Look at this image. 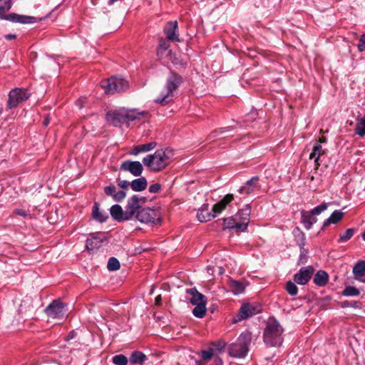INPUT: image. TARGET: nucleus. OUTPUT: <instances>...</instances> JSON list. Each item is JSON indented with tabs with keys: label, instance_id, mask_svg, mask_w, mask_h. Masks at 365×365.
I'll return each instance as SVG.
<instances>
[{
	"label": "nucleus",
	"instance_id": "obj_1",
	"mask_svg": "<svg viewBox=\"0 0 365 365\" xmlns=\"http://www.w3.org/2000/svg\"><path fill=\"white\" fill-rule=\"evenodd\" d=\"M149 117L150 113L148 111H139L138 109H127L125 108L108 111L106 115V120L115 127L123 123L128 124L129 122L140 118H148Z\"/></svg>",
	"mask_w": 365,
	"mask_h": 365
},
{
	"label": "nucleus",
	"instance_id": "obj_2",
	"mask_svg": "<svg viewBox=\"0 0 365 365\" xmlns=\"http://www.w3.org/2000/svg\"><path fill=\"white\" fill-rule=\"evenodd\" d=\"M183 82L184 78L182 76L175 71H171L167 78L165 89L161 91L155 102L161 106H165L170 103L173 99L175 92Z\"/></svg>",
	"mask_w": 365,
	"mask_h": 365
},
{
	"label": "nucleus",
	"instance_id": "obj_3",
	"mask_svg": "<svg viewBox=\"0 0 365 365\" xmlns=\"http://www.w3.org/2000/svg\"><path fill=\"white\" fill-rule=\"evenodd\" d=\"M283 331L284 329L279 322L273 317H269L264 331V342L270 347L281 346L283 341Z\"/></svg>",
	"mask_w": 365,
	"mask_h": 365
},
{
	"label": "nucleus",
	"instance_id": "obj_4",
	"mask_svg": "<svg viewBox=\"0 0 365 365\" xmlns=\"http://www.w3.org/2000/svg\"><path fill=\"white\" fill-rule=\"evenodd\" d=\"M169 153H170V150L168 149L157 150L153 154L148 155L143 158V163L150 171H161L169 164Z\"/></svg>",
	"mask_w": 365,
	"mask_h": 365
},
{
	"label": "nucleus",
	"instance_id": "obj_5",
	"mask_svg": "<svg viewBox=\"0 0 365 365\" xmlns=\"http://www.w3.org/2000/svg\"><path fill=\"white\" fill-rule=\"evenodd\" d=\"M251 341V333L249 331L242 332L237 338V341L229 346V355L235 358H244L249 351Z\"/></svg>",
	"mask_w": 365,
	"mask_h": 365
},
{
	"label": "nucleus",
	"instance_id": "obj_6",
	"mask_svg": "<svg viewBox=\"0 0 365 365\" xmlns=\"http://www.w3.org/2000/svg\"><path fill=\"white\" fill-rule=\"evenodd\" d=\"M11 7V0H0V18L12 22L21 24H34L37 18L31 16L20 15L15 13L4 15Z\"/></svg>",
	"mask_w": 365,
	"mask_h": 365
},
{
	"label": "nucleus",
	"instance_id": "obj_7",
	"mask_svg": "<svg viewBox=\"0 0 365 365\" xmlns=\"http://www.w3.org/2000/svg\"><path fill=\"white\" fill-rule=\"evenodd\" d=\"M101 86L107 94H114L125 91L129 87L128 82L121 78L112 76L101 82Z\"/></svg>",
	"mask_w": 365,
	"mask_h": 365
},
{
	"label": "nucleus",
	"instance_id": "obj_8",
	"mask_svg": "<svg viewBox=\"0 0 365 365\" xmlns=\"http://www.w3.org/2000/svg\"><path fill=\"white\" fill-rule=\"evenodd\" d=\"M31 96V93L24 88H16L9 93L7 107L9 109L14 108L21 102L26 101Z\"/></svg>",
	"mask_w": 365,
	"mask_h": 365
},
{
	"label": "nucleus",
	"instance_id": "obj_9",
	"mask_svg": "<svg viewBox=\"0 0 365 365\" xmlns=\"http://www.w3.org/2000/svg\"><path fill=\"white\" fill-rule=\"evenodd\" d=\"M147 201L145 197H140L138 195H134L130 197L125 206V218H133L136 215L137 212L142 208V205Z\"/></svg>",
	"mask_w": 365,
	"mask_h": 365
},
{
	"label": "nucleus",
	"instance_id": "obj_10",
	"mask_svg": "<svg viewBox=\"0 0 365 365\" xmlns=\"http://www.w3.org/2000/svg\"><path fill=\"white\" fill-rule=\"evenodd\" d=\"M47 316L52 319H62L66 316L65 304L59 299L53 300L45 309Z\"/></svg>",
	"mask_w": 365,
	"mask_h": 365
},
{
	"label": "nucleus",
	"instance_id": "obj_11",
	"mask_svg": "<svg viewBox=\"0 0 365 365\" xmlns=\"http://www.w3.org/2000/svg\"><path fill=\"white\" fill-rule=\"evenodd\" d=\"M260 307L259 305L253 304H243L237 315L235 317H233L232 322L237 323L241 320L247 319L260 312Z\"/></svg>",
	"mask_w": 365,
	"mask_h": 365
},
{
	"label": "nucleus",
	"instance_id": "obj_12",
	"mask_svg": "<svg viewBox=\"0 0 365 365\" xmlns=\"http://www.w3.org/2000/svg\"><path fill=\"white\" fill-rule=\"evenodd\" d=\"M314 272L312 266L302 267L293 277L294 282L300 285L307 284L312 278Z\"/></svg>",
	"mask_w": 365,
	"mask_h": 365
},
{
	"label": "nucleus",
	"instance_id": "obj_13",
	"mask_svg": "<svg viewBox=\"0 0 365 365\" xmlns=\"http://www.w3.org/2000/svg\"><path fill=\"white\" fill-rule=\"evenodd\" d=\"M138 220L141 222H151L156 223L160 221V218L158 217L157 213L154 210L150 208H141L135 215Z\"/></svg>",
	"mask_w": 365,
	"mask_h": 365
},
{
	"label": "nucleus",
	"instance_id": "obj_14",
	"mask_svg": "<svg viewBox=\"0 0 365 365\" xmlns=\"http://www.w3.org/2000/svg\"><path fill=\"white\" fill-rule=\"evenodd\" d=\"M250 213L251 207L247 205L235 215L238 222H240L238 225V231L240 232H245L247 229Z\"/></svg>",
	"mask_w": 365,
	"mask_h": 365
},
{
	"label": "nucleus",
	"instance_id": "obj_15",
	"mask_svg": "<svg viewBox=\"0 0 365 365\" xmlns=\"http://www.w3.org/2000/svg\"><path fill=\"white\" fill-rule=\"evenodd\" d=\"M120 170L128 171L133 175L139 177L143 171V167L139 161L125 160L121 163Z\"/></svg>",
	"mask_w": 365,
	"mask_h": 365
},
{
	"label": "nucleus",
	"instance_id": "obj_16",
	"mask_svg": "<svg viewBox=\"0 0 365 365\" xmlns=\"http://www.w3.org/2000/svg\"><path fill=\"white\" fill-rule=\"evenodd\" d=\"M163 32L168 40L173 42H180L178 26L176 21H168L163 29Z\"/></svg>",
	"mask_w": 365,
	"mask_h": 365
},
{
	"label": "nucleus",
	"instance_id": "obj_17",
	"mask_svg": "<svg viewBox=\"0 0 365 365\" xmlns=\"http://www.w3.org/2000/svg\"><path fill=\"white\" fill-rule=\"evenodd\" d=\"M104 192L106 195L112 197L115 202H121L126 197V192L124 190L117 192L116 187L112 184L104 187Z\"/></svg>",
	"mask_w": 365,
	"mask_h": 365
},
{
	"label": "nucleus",
	"instance_id": "obj_18",
	"mask_svg": "<svg viewBox=\"0 0 365 365\" xmlns=\"http://www.w3.org/2000/svg\"><path fill=\"white\" fill-rule=\"evenodd\" d=\"M215 217V214H213L212 210L210 211L207 203L203 204L197 213V218L201 222H208Z\"/></svg>",
	"mask_w": 365,
	"mask_h": 365
},
{
	"label": "nucleus",
	"instance_id": "obj_19",
	"mask_svg": "<svg viewBox=\"0 0 365 365\" xmlns=\"http://www.w3.org/2000/svg\"><path fill=\"white\" fill-rule=\"evenodd\" d=\"M186 293L191 296L190 302L193 305L201 304L207 302L206 297L200 293L195 287L187 289Z\"/></svg>",
	"mask_w": 365,
	"mask_h": 365
},
{
	"label": "nucleus",
	"instance_id": "obj_20",
	"mask_svg": "<svg viewBox=\"0 0 365 365\" xmlns=\"http://www.w3.org/2000/svg\"><path fill=\"white\" fill-rule=\"evenodd\" d=\"M259 182V177L254 176L249 180H247L245 184L241 187L237 191L240 194H242L245 195H248L254 192L255 187H257Z\"/></svg>",
	"mask_w": 365,
	"mask_h": 365
},
{
	"label": "nucleus",
	"instance_id": "obj_21",
	"mask_svg": "<svg viewBox=\"0 0 365 365\" xmlns=\"http://www.w3.org/2000/svg\"><path fill=\"white\" fill-rule=\"evenodd\" d=\"M233 200V194H227L220 202L215 204L212 207V212L213 214H215V217L221 213Z\"/></svg>",
	"mask_w": 365,
	"mask_h": 365
},
{
	"label": "nucleus",
	"instance_id": "obj_22",
	"mask_svg": "<svg viewBox=\"0 0 365 365\" xmlns=\"http://www.w3.org/2000/svg\"><path fill=\"white\" fill-rule=\"evenodd\" d=\"M302 223L304 225L307 230H310L312 225L317 222V217L313 215L309 211H301Z\"/></svg>",
	"mask_w": 365,
	"mask_h": 365
},
{
	"label": "nucleus",
	"instance_id": "obj_23",
	"mask_svg": "<svg viewBox=\"0 0 365 365\" xmlns=\"http://www.w3.org/2000/svg\"><path fill=\"white\" fill-rule=\"evenodd\" d=\"M110 212L112 217L119 222L130 220V218H125V210L123 211L122 207L119 205H114L111 206Z\"/></svg>",
	"mask_w": 365,
	"mask_h": 365
},
{
	"label": "nucleus",
	"instance_id": "obj_24",
	"mask_svg": "<svg viewBox=\"0 0 365 365\" xmlns=\"http://www.w3.org/2000/svg\"><path fill=\"white\" fill-rule=\"evenodd\" d=\"M99 204L98 202H94L92 207V217L99 222H104L108 219V215L104 212L100 210Z\"/></svg>",
	"mask_w": 365,
	"mask_h": 365
},
{
	"label": "nucleus",
	"instance_id": "obj_25",
	"mask_svg": "<svg viewBox=\"0 0 365 365\" xmlns=\"http://www.w3.org/2000/svg\"><path fill=\"white\" fill-rule=\"evenodd\" d=\"M103 241V239L97 236H91L86 240V249L88 251L94 252L101 247Z\"/></svg>",
	"mask_w": 365,
	"mask_h": 365
},
{
	"label": "nucleus",
	"instance_id": "obj_26",
	"mask_svg": "<svg viewBox=\"0 0 365 365\" xmlns=\"http://www.w3.org/2000/svg\"><path fill=\"white\" fill-rule=\"evenodd\" d=\"M329 281V274L324 270H319L313 278L314 283L318 287L325 286Z\"/></svg>",
	"mask_w": 365,
	"mask_h": 365
},
{
	"label": "nucleus",
	"instance_id": "obj_27",
	"mask_svg": "<svg viewBox=\"0 0 365 365\" xmlns=\"http://www.w3.org/2000/svg\"><path fill=\"white\" fill-rule=\"evenodd\" d=\"M148 186V181L145 177H140L131 181V189L135 192L145 190Z\"/></svg>",
	"mask_w": 365,
	"mask_h": 365
},
{
	"label": "nucleus",
	"instance_id": "obj_28",
	"mask_svg": "<svg viewBox=\"0 0 365 365\" xmlns=\"http://www.w3.org/2000/svg\"><path fill=\"white\" fill-rule=\"evenodd\" d=\"M324 153V151L322 149V145L319 143H316L314 145V148L312 149V152L309 155V159L314 160L315 163L316 169L318 168V167L320 165L319 163V157Z\"/></svg>",
	"mask_w": 365,
	"mask_h": 365
},
{
	"label": "nucleus",
	"instance_id": "obj_29",
	"mask_svg": "<svg viewBox=\"0 0 365 365\" xmlns=\"http://www.w3.org/2000/svg\"><path fill=\"white\" fill-rule=\"evenodd\" d=\"M344 215V212L340 210H334L329 216V217L324 220L323 223V227H326L331 224L337 223L342 219Z\"/></svg>",
	"mask_w": 365,
	"mask_h": 365
},
{
	"label": "nucleus",
	"instance_id": "obj_30",
	"mask_svg": "<svg viewBox=\"0 0 365 365\" xmlns=\"http://www.w3.org/2000/svg\"><path fill=\"white\" fill-rule=\"evenodd\" d=\"M365 272V260L358 262L353 267V274L355 279H360L361 282H365V279H361V277Z\"/></svg>",
	"mask_w": 365,
	"mask_h": 365
},
{
	"label": "nucleus",
	"instance_id": "obj_31",
	"mask_svg": "<svg viewBox=\"0 0 365 365\" xmlns=\"http://www.w3.org/2000/svg\"><path fill=\"white\" fill-rule=\"evenodd\" d=\"M240 225V222L237 220L235 216H232L230 217L225 218L223 220L222 228L225 229H233L237 232L238 231V225Z\"/></svg>",
	"mask_w": 365,
	"mask_h": 365
},
{
	"label": "nucleus",
	"instance_id": "obj_32",
	"mask_svg": "<svg viewBox=\"0 0 365 365\" xmlns=\"http://www.w3.org/2000/svg\"><path fill=\"white\" fill-rule=\"evenodd\" d=\"M229 286H230L232 292L235 294H238L242 293L245 288V284L242 282L236 281V280H233V279L230 280Z\"/></svg>",
	"mask_w": 365,
	"mask_h": 365
},
{
	"label": "nucleus",
	"instance_id": "obj_33",
	"mask_svg": "<svg viewBox=\"0 0 365 365\" xmlns=\"http://www.w3.org/2000/svg\"><path fill=\"white\" fill-rule=\"evenodd\" d=\"M146 359L147 356L141 351H134L130 356V361L131 363L140 365H142Z\"/></svg>",
	"mask_w": 365,
	"mask_h": 365
},
{
	"label": "nucleus",
	"instance_id": "obj_34",
	"mask_svg": "<svg viewBox=\"0 0 365 365\" xmlns=\"http://www.w3.org/2000/svg\"><path fill=\"white\" fill-rule=\"evenodd\" d=\"M231 127L221 128L212 131L209 135L208 139L210 140H215L218 138H224V136H221L223 133L230 130Z\"/></svg>",
	"mask_w": 365,
	"mask_h": 365
},
{
	"label": "nucleus",
	"instance_id": "obj_35",
	"mask_svg": "<svg viewBox=\"0 0 365 365\" xmlns=\"http://www.w3.org/2000/svg\"><path fill=\"white\" fill-rule=\"evenodd\" d=\"M206 303L195 305L192 310V314L195 317L203 318L206 314Z\"/></svg>",
	"mask_w": 365,
	"mask_h": 365
},
{
	"label": "nucleus",
	"instance_id": "obj_36",
	"mask_svg": "<svg viewBox=\"0 0 365 365\" xmlns=\"http://www.w3.org/2000/svg\"><path fill=\"white\" fill-rule=\"evenodd\" d=\"M170 40H168V38H161L159 41V45L158 48V55L163 56V53L166 51L170 48Z\"/></svg>",
	"mask_w": 365,
	"mask_h": 365
},
{
	"label": "nucleus",
	"instance_id": "obj_37",
	"mask_svg": "<svg viewBox=\"0 0 365 365\" xmlns=\"http://www.w3.org/2000/svg\"><path fill=\"white\" fill-rule=\"evenodd\" d=\"M355 133L361 137L365 135V116L357 120Z\"/></svg>",
	"mask_w": 365,
	"mask_h": 365
},
{
	"label": "nucleus",
	"instance_id": "obj_38",
	"mask_svg": "<svg viewBox=\"0 0 365 365\" xmlns=\"http://www.w3.org/2000/svg\"><path fill=\"white\" fill-rule=\"evenodd\" d=\"M297 283L292 281H288L285 285V290L291 296H296L298 294V287Z\"/></svg>",
	"mask_w": 365,
	"mask_h": 365
},
{
	"label": "nucleus",
	"instance_id": "obj_39",
	"mask_svg": "<svg viewBox=\"0 0 365 365\" xmlns=\"http://www.w3.org/2000/svg\"><path fill=\"white\" fill-rule=\"evenodd\" d=\"M360 294L359 290L355 287L347 286L342 292V295L346 297H355Z\"/></svg>",
	"mask_w": 365,
	"mask_h": 365
},
{
	"label": "nucleus",
	"instance_id": "obj_40",
	"mask_svg": "<svg viewBox=\"0 0 365 365\" xmlns=\"http://www.w3.org/2000/svg\"><path fill=\"white\" fill-rule=\"evenodd\" d=\"M120 267V262L115 257H110L108 259L107 268L110 271L118 270Z\"/></svg>",
	"mask_w": 365,
	"mask_h": 365
},
{
	"label": "nucleus",
	"instance_id": "obj_41",
	"mask_svg": "<svg viewBox=\"0 0 365 365\" xmlns=\"http://www.w3.org/2000/svg\"><path fill=\"white\" fill-rule=\"evenodd\" d=\"M112 361L115 365H127L128 358L123 354H118L113 357Z\"/></svg>",
	"mask_w": 365,
	"mask_h": 365
},
{
	"label": "nucleus",
	"instance_id": "obj_42",
	"mask_svg": "<svg viewBox=\"0 0 365 365\" xmlns=\"http://www.w3.org/2000/svg\"><path fill=\"white\" fill-rule=\"evenodd\" d=\"M354 232H355V230L354 228L347 229L344 234L340 235L339 242L348 241L349 240H350L352 237Z\"/></svg>",
	"mask_w": 365,
	"mask_h": 365
},
{
	"label": "nucleus",
	"instance_id": "obj_43",
	"mask_svg": "<svg viewBox=\"0 0 365 365\" xmlns=\"http://www.w3.org/2000/svg\"><path fill=\"white\" fill-rule=\"evenodd\" d=\"M327 207H328L327 203L323 202L321 205H319L315 207L314 208H313L309 212L313 215L315 216V215L321 214L323 211L326 210L327 209Z\"/></svg>",
	"mask_w": 365,
	"mask_h": 365
},
{
	"label": "nucleus",
	"instance_id": "obj_44",
	"mask_svg": "<svg viewBox=\"0 0 365 365\" xmlns=\"http://www.w3.org/2000/svg\"><path fill=\"white\" fill-rule=\"evenodd\" d=\"M139 145L141 153H145L154 149L156 147L157 143L155 142H150L148 143L141 144Z\"/></svg>",
	"mask_w": 365,
	"mask_h": 365
},
{
	"label": "nucleus",
	"instance_id": "obj_45",
	"mask_svg": "<svg viewBox=\"0 0 365 365\" xmlns=\"http://www.w3.org/2000/svg\"><path fill=\"white\" fill-rule=\"evenodd\" d=\"M200 354L202 359L210 360L213 356V349L210 348L207 350H202Z\"/></svg>",
	"mask_w": 365,
	"mask_h": 365
},
{
	"label": "nucleus",
	"instance_id": "obj_46",
	"mask_svg": "<svg viewBox=\"0 0 365 365\" xmlns=\"http://www.w3.org/2000/svg\"><path fill=\"white\" fill-rule=\"evenodd\" d=\"M118 185L123 190H126L130 186L131 187V182L125 180L117 179Z\"/></svg>",
	"mask_w": 365,
	"mask_h": 365
},
{
	"label": "nucleus",
	"instance_id": "obj_47",
	"mask_svg": "<svg viewBox=\"0 0 365 365\" xmlns=\"http://www.w3.org/2000/svg\"><path fill=\"white\" fill-rule=\"evenodd\" d=\"M358 49L360 52L365 51V34L361 35L359 38Z\"/></svg>",
	"mask_w": 365,
	"mask_h": 365
},
{
	"label": "nucleus",
	"instance_id": "obj_48",
	"mask_svg": "<svg viewBox=\"0 0 365 365\" xmlns=\"http://www.w3.org/2000/svg\"><path fill=\"white\" fill-rule=\"evenodd\" d=\"M161 190V185L159 183L152 184L149 187V192L153 193H158Z\"/></svg>",
	"mask_w": 365,
	"mask_h": 365
},
{
	"label": "nucleus",
	"instance_id": "obj_49",
	"mask_svg": "<svg viewBox=\"0 0 365 365\" xmlns=\"http://www.w3.org/2000/svg\"><path fill=\"white\" fill-rule=\"evenodd\" d=\"M212 345L216 347V349L218 351H222L226 346V342L224 341H220L217 342L212 343Z\"/></svg>",
	"mask_w": 365,
	"mask_h": 365
},
{
	"label": "nucleus",
	"instance_id": "obj_50",
	"mask_svg": "<svg viewBox=\"0 0 365 365\" xmlns=\"http://www.w3.org/2000/svg\"><path fill=\"white\" fill-rule=\"evenodd\" d=\"M140 153H141V151H140V145H138L135 146L132 149V150L130 152V154L133 155H137Z\"/></svg>",
	"mask_w": 365,
	"mask_h": 365
},
{
	"label": "nucleus",
	"instance_id": "obj_51",
	"mask_svg": "<svg viewBox=\"0 0 365 365\" xmlns=\"http://www.w3.org/2000/svg\"><path fill=\"white\" fill-rule=\"evenodd\" d=\"M16 213L22 217L27 216V212L25 210H21V209L16 210Z\"/></svg>",
	"mask_w": 365,
	"mask_h": 365
},
{
	"label": "nucleus",
	"instance_id": "obj_52",
	"mask_svg": "<svg viewBox=\"0 0 365 365\" xmlns=\"http://www.w3.org/2000/svg\"><path fill=\"white\" fill-rule=\"evenodd\" d=\"M50 123V117L48 115H46L43 121V125L47 126Z\"/></svg>",
	"mask_w": 365,
	"mask_h": 365
},
{
	"label": "nucleus",
	"instance_id": "obj_53",
	"mask_svg": "<svg viewBox=\"0 0 365 365\" xmlns=\"http://www.w3.org/2000/svg\"><path fill=\"white\" fill-rule=\"evenodd\" d=\"M162 297L161 295H158L155 299V304L157 306L161 305Z\"/></svg>",
	"mask_w": 365,
	"mask_h": 365
},
{
	"label": "nucleus",
	"instance_id": "obj_54",
	"mask_svg": "<svg viewBox=\"0 0 365 365\" xmlns=\"http://www.w3.org/2000/svg\"><path fill=\"white\" fill-rule=\"evenodd\" d=\"M16 36L15 34H6L5 35V38L7 39V40H12V39H14L16 38Z\"/></svg>",
	"mask_w": 365,
	"mask_h": 365
},
{
	"label": "nucleus",
	"instance_id": "obj_55",
	"mask_svg": "<svg viewBox=\"0 0 365 365\" xmlns=\"http://www.w3.org/2000/svg\"><path fill=\"white\" fill-rule=\"evenodd\" d=\"M215 365H223V361L220 358H217L215 360Z\"/></svg>",
	"mask_w": 365,
	"mask_h": 365
},
{
	"label": "nucleus",
	"instance_id": "obj_56",
	"mask_svg": "<svg viewBox=\"0 0 365 365\" xmlns=\"http://www.w3.org/2000/svg\"><path fill=\"white\" fill-rule=\"evenodd\" d=\"M76 104L80 108H83V101L81 99H79L76 101Z\"/></svg>",
	"mask_w": 365,
	"mask_h": 365
},
{
	"label": "nucleus",
	"instance_id": "obj_57",
	"mask_svg": "<svg viewBox=\"0 0 365 365\" xmlns=\"http://www.w3.org/2000/svg\"><path fill=\"white\" fill-rule=\"evenodd\" d=\"M351 305V304L348 301H344L342 302V307H347Z\"/></svg>",
	"mask_w": 365,
	"mask_h": 365
},
{
	"label": "nucleus",
	"instance_id": "obj_58",
	"mask_svg": "<svg viewBox=\"0 0 365 365\" xmlns=\"http://www.w3.org/2000/svg\"><path fill=\"white\" fill-rule=\"evenodd\" d=\"M325 141L326 138L324 137H322L319 138V141L317 143H319L321 145V143H325Z\"/></svg>",
	"mask_w": 365,
	"mask_h": 365
},
{
	"label": "nucleus",
	"instance_id": "obj_59",
	"mask_svg": "<svg viewBox=\"0 0 365 365\" xmlns=\"http://www.w3.org/2000/svg\"><path fill=\"white\" fill-rule=\"evenodd\" d=\"M207 269L208 272H212V273L213 272V268L211 267L210 266H207Z\"/></svg>",
	"mask_w": 365,
	"mask_h": 365
},
{
	"label": "nucleus",
	"instance_id": "obj_60",
	"mask_svg": "<svg viewBox=\"0 0 365 365\" xmlns=\"http://www.w3.org/2000/svg\"><path fill=\"white\" fill-rule=\"evenodd\" d=\"M362 239L365 241V232L362 233Z\"/></svg>",
	"mask_w": 365,
	"mask_h": 365
},
{
	"label": "nucleus",
	"instance_id": "obj_61",
	"mask_svg": "<svg viewBox=\"0 0 365 365\" xmlns=\"http://www.w3.org/2000/svg\"><path fill=\"white\" fill-rule=\"evenodd\" d=\"M92 4H95L94 0H92Z\"/></svg>",
	"mask_w": 365,
	"mask_h": 365
},
{
	"label": "nucleus",
	"instance_id": "obj_62",
	"mask_svg": "<svg viewBox=\"0 0 365 365\" xmlns=\"http://www.w3.org/2000/svg\"><path fill=\"white\" fill-rule=\"evenodd\" d=\"M92 4H95L94 0H92Z\"/></svg>",
	"mask_w": 365,
	"mask_h": 365
},
{
	"label": "nucleus",
	"instance_id": "obj_63",
	"mask_svg": "<svg viewBox=\"0 0 365 365\" xmlns=\"http://www.w3.org/2000/svg\"><path fill=\"white\" fill-rule=\"evenodd\" d=\"M92 4H95L94 0H92Z\"/></svg>",
	"mask_w": 365,
	"mask_h": 365
}]
</instances>
